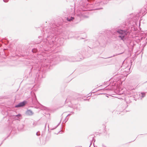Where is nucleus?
Instances as JSON below:
<instances>
[{
    "instance_id": "2",
    "label": "nucleus",
    "mask_w": 147,
    "mask_h": 147,
    "mask_svg": "<svg viewBox=\"0 0 147 147\" xmlns=\"http://www.w3.org/2000/svg\"><path fill=\"white\" fill-rule=\"evenodd\" d=\"M65 105L74 109H78V100L75 99L73 97L68 96L65 101Z\"/></svg>"
},
{
    "instance_id": "27",
    "label": "nucleus",
    "mask_w": 147,
    "mask_h": 147,
    "mask_svg": "<svg viewBox=\"0 0 147 147\" xmlns=\"http://www.w3.org/2000/svg\"><path fill=\"white\" fill-rule=\"evenodd\" d=\"M41 36H38V38H41Z\"/></svg>"
},
{
    "instance_id": "25",
    "label": "nucleus",
    "mask_w": 147,
    "mask_h": 147,
    "mask_svg": "<svg viewBox=\"0 0 147 147\" xmlns=\"http://www.w3.org/2000/svg\"><path fill=\"white\" fill-rule=\"evenodd\" d=\"M102 9V8H100L97 9Z\"/></svg>"
},
{
    "instance_id": "13",
    "label": "nucleus",
    "mask_w": 147,
    "mask_h": 147,
    "mask_svg": "<svg viewBox=\"0 0 147 147\" xmlns=\"http://www.w3.org/2000/svg\"><path fill=\"white\" fill-rule=\"evenodd\" d=\"M32 100H34L35 101H37V98L36 96V95L35 94H34V96H33Z\"/></svg>"
},
{
    "instance_id": "30",
    "label": "nucleus",
    "mask_w": 147,
    "mask_h": 147,
    "mask_svg": "<svg viewBox=\"0 0 147 147\" xmlns=\"http://www.w3.org/2000/svg\"><path fill=\"white\" fill-rule=\"evenodd\" d=\"M119 74H122V72H121L120 73H119Z\"/></svg>"
},
{
    "instance_id": "3",
    "label": "nucleus",
    "mask_w": 147,
    "mask_h": 147,
    "mask_svg": "<svg viewBox=\"0 0 147 147\" xmlns=\"http://www.w3.org/2000/svg\"><path fill=\"white\" fill-rule=\"evenodd\" d=\"M101 37H99V41H96L94 42L92 40H89L88 41L89 44H90V46H92V48L96 47L99 45L101 47H105L106 46V41L104 39L102 40H100Z\"/></svg>"
},
{
    "instance_id": "17",
    "label": "nucleus",
    "mask_w": 147,
    "mask_h": 147,
    "mask_svg": "<svg viewBox=\"0 0 147 147\" xmlns=\"http://www.w3.org/2000/svg\"><path fill=\"white\" fill-rule=\"evenodd\" d=\"M36 135L37 136H39L40 135V134L39 132V131H38V132H37L36 134Z\"/></svg>"
},
{
    "instance_id": "16",
    "label": "nucleus",
    "mask_w": 147,
    "mask_h": 147,
    "mask_svg": "<svg viewBox=\"0 0 147 147\" xmlns=\"http://www.w3.org/2000/svg\"><path fill=\"white\" fill-rule=\"evenodd\" d=\"M21 116V115L20 114L16 115V117H17L18 118H19V117H20Z\"/></svg>"
},
{
    "instance_id": "38",
    "label": "nucleus",
    "mask_w": 147,
    "mask_h": 147,
    "mask_svg": "<svg viewBox=\"0 0 147 147\" xmlns=\"http://www.w3.org/2000/svg\"><path fill=\"white\" fill-rule=\"evenodd\" d=\"M95 140H94V142H95Z\"/></svg>"
},
{
    "instance_id": "35",
    "label": "nucleus",
    "mask_w": 147,
    "mask_h": 147,
    "mask_svg": "<svg viewBox=\"0 0 147 147\" xmlns=\"http://www.w3.org/2000/svg\"><path fill=\"white\" fill-rule=\"evenodd\" d=\"M46 127V125H45V128Z\"/></svg>"
},
{
    "instance_id": "11",
    "label": "nucleus",
    "mask_w": 147,
    "mask_h": 147,
    "mask_svg": "<svg viewBox=\"0 0 147 147\" xmlns=\"http://www.w3.org/2000/svg\"><path fill=\"white\" fill-rule=\"evenodd\" d=\"M74 17L71 16L67 17V20L68 21L70 22L74 20Z\"/></svg>"
},
{
    "instance_id": "33",
    "label": "nucleus",
    "mask_w": 147,
    "mask_h": 147,
    "mask_svg": "<svg viewBox=\"0 0 147 147\" xmlns=\"http://www.w3.org/2000/svg\"><path fill=\"white\" fill-rule=\"evenodd\" d=\"M85 38V37L84 38H82V39H84V38Z\"/></svg>"
},
{
    "instance_id": "4",
    "label": "nucleus",
    "mask_w": 147,
    "mask_h": 147,
    "mask_svg": "<svg viewBox=\"0 0 147 147\" xmlns=\"http://www.w3.org/2000/svg\"><path fill=\"white\" fill-rule=\"evenodd\" d=\"M116 32L120 35L118 36V37L120 38L121 40L124 41L127 38L126 35L129 34V32L127 30H124L120 29L116 30Z\"/></svg>"
},
{
    "instance_id": "26",
    "label": "nucleus",
    "mask_w": 147,
    "mask_h": 147,
    "mask_svg": "<svg viewBox=\"0 0 147 147\" xmlns=\"http://www.w3.org/2000/svg\"><path fill=\"white\" fill-rule=\"evenodd\" d=\"M71 113L72 114H73L74 113V112H71Z\"/></svg>"
},
{
    "instance_id": "28",
    "label": "nucleus",
    "mask_w": 147,
    "mask_h": 147,
    "mask_svg": "<svg viewBox=\"0 0 147 147\" xmlns=\"http://www.w3.org/2000/svg\"><path fill=\"white\" fill-rule=\"evenodd\" d=\"M93 145H94V147H96V146H95L94 145V143L93 144Z\"/></svg>"
},
{
    "instance_id": "19",
    "label": "nucleus",
    "mask_w": 147,
    "mask_h": 147,
    "mask_svg": "<svg viewBox=\"0 0 147 147\" xmlns=\"http://www.w3.org/2000/svg\"><path fill=\"white\" fill-rule=\"evenodd\" d=\"M93 141V140H90V146L88 147H90V146L92 144V143Z\"/></svg>"
},
{
    "instance_id": "10",
    "label": "nucleus",
    "mask_w": 147,
    "mask_h": 147,
    "mask_svg": "<svg viewBox=\"0 0 147 147\" xmlns=\"http://www.w3.org/2000/svg\"><path fill=\"white\" fill-rule=\"evenodd\" d=\"M135 45L134 42H130L129 44V47L132 50L133 49L134 46Z\"/></svg>"
},
{
    "instance_id": "39",
    "label": "nucleus",
    "mask_w": 147,
    "mask_h": 147,
    "mask_svg": "<svg viewBox=\"0 0 147 147\" xmlns=\"http://www.w3.org/2000/svg\"><path fill=\"white\" fill-rule=\"evenodd\" d=\"M84 34L86 35V34Z\"/></svg>"
},
{
    "instance_id": "6",
    "label": "nucleus",
    "mask_w": 147,
    "mask_h": 147,
    "mask_svg": "<svg viewBox=\"0 0 147 147\" xmlns=\"http://www.w3.org/2000/svg\"><path fill=\"white\" fill-rule=\"evenodd\" d=\"M27 103V101L26 100H24L23 102H20L18 105H16L15 106V107L16 108H18L23 107Z\"/></svg>"
},
{
    "instance_id": "1",
    "label": "nucleus",
    "mask_w": 147,
    "mask_h": 147,
    "mask_svg": "<svg viewBox=\"0 0 147 147\" xmlns=\"http://www.w3.org/2000/svg\"><path fill=\"white\" fill-rule=\"evenodd\" d=\"M53 26V28L52 27L51 28H49L47 29L46 28L45 31H44L43 36L44 37H45L46 39L43 40L42 42L43 45H41V48L47 47L51 49L53 48V49H56V47L61 45L57 42L56 41V38L54 36L58 34V29L55 24Z\"/></svg>"
},
{
    "instance_id": "20",
    "label": "nucleus",
    "mask_w": 147,
    "mask_h": 147,
    "mask_svg": "<svg viewBox=\"0 0 147 147\" xmlns=\"http://www.w3.org/2000/svg\"><path fill=\"white\" fill-rule=\"evenodd\" d=\"M3 1L5 2H7L9 1V0H3Z\"/></svg>"
},
{
    "instance_id": "23",
    "label": "nucleus",
    "mask_w": 147,
    "mask_h": 147,
    "mask_svg": "<svg viewBox=\"0 0 147 147\" xmlns=\"http://www.w3.org/2000/svg\"><path fill=\"white\" fill-rule=\"evenodd\" d=\"M65 120H66L65 121V122H66L68 120V118H65Z\"/></svg>"
},
{
    "instance_id": "8",
    "label": "nucleus",
    "mask_w": 147,
    "mask_h": 147,
    "mask_svg": "<svg viewBox=\"0 0 147 147\" xmlns=\"http://www.w3.org/2000/svg\"><path fill=\"white\" fill-rule=\"evenodd\" d=\"M146 92H142L141 93V94H140V97L141 99L144 97L146 96Z\"/></svg>"
},
{
    "instance_id": "32",
    "label": "nucleus",
    "mask_w": 147,
    "mask_h": 147,
    "mask_svg": "<svg viewBox=\"0 0 147 147\" xmlns=\"http://www.w3.org/2000/svg\"><path fill=\"white\" fill-rule=\"evenodd\" d=\"M132 98V97H130V98Z\"/></svg>"
},
{
    "instance_id": "5",
    "label": "nucleus",
    "mask_w": 147,
    "mask_h": 147,
    "mask_svg": "<svg viewBox=\"0 0 147 147\" xmlns=\"http://www.w3.org/2000/svg\"><path fill=\"white\" fill-rule=\"evenodd\" d=\"M57 60L58 61H62L67 60L70 62H74L77 60H75L74 57L73 56L68 57H67L65 56H57L56 57Z\"/></svg>"
},
{
    "instance_id": "29",
    "label": "nucleus",
    "mask_w": 147,
    "mask_h": 147,
    "mask_svg": "<svg viewBox=\"0 0 147 147\" xmlns=\"http://www.w3.org/2000/svg\"><path fill=\"white\" fill-rule=\"evenodd\" d=\"M43 77V76L42 75H41V78H42Z\"/></svg>"
},
{
    "instance_id": "15",
    "label": "nucleus",
    "mask_w": 147,
    "mask_h": 147,
    "mask_svg": "<svg viewBox=\"0 0 147 147\" xmlns=\"http://www.w3.org/2000/svg\"><path fill=\"white\" fill-rule=\"evenodd\" d=\"M61 121H60L58 123V124H57V125L54 128H53V129H54L55 128H56L58 126V125H59L60 124V123H61Z\"/></svg>"
},
{
    "instance_id": "21",
    "label": "nucleus",
    "mask_w": 147,
    "mask_h": 147,
    "mask_svg": "<svg viewBox=\"0 0 147 147\" xmlns=\"http://www.w3.org/2000/svg\"><path fill=\"white\" fill-rule=\"evenodd\" d=\"M41 73H42V72H39V74L38 75V76H39V77H40H40H40V76H40V75H41Z\"/></svg>"
},
{
    "instance_id": "7",
    "label": "nucleus",
    "mask_w": 147,
    "mask_h": 147,
    "mask_svg": "<svg viewBox=\"0 0 147 147\" xmlns=\"http://www.w3.org/2000/svg\"><path fill=\"white\" fill-rule=\"evenodd\" d=\"M26 114L27 115L31 116L33 114V113L30 110H28L26 111Z\"/></svg>"
},
{
    "instance_id": "36",
    "label": "nucleus",
    "mask_w": 147,
    "mask_h": 147,
    "mask_svg": "<svg viewBox=\"0 0 147 147\" xmlns=\"http://www.w3.org/2000/svg\"><path fill=\"white\" fill-rule=\"evenodd\" d=\"M131 102V101H130L129 102L130 103Z\"/></svg>"
},
{
    "instance_id": "14",
    "label": "nucleus",
    "mask_w": 147,
    "mask_h": 147,
    "mask_svg": "<svg viewBox=\"0 0 147 147\" xmlns=\"http://www.w3.org/2000/svg\"><path fill=\"white\" fill-rule=\"evenodd\" d=\"M32 52L33 53H35L37 51V50L36 49H32Z\"/></svg>"
},
{
    "instance_id": "37",
    "label": "nucleus",
    "mask_w": 147,
    "mask_h": 147,
    "mask_svg": "<svg viewBox=\"0 0 147 147\" xmlns=\"http://www.w3.org/2000/svg\"><path fill=\"white\" fill-rule=\"evenodd\" d=\"M2 144V143H1V144H0V146H1V144Z\"/></svg>"
},
{
    "instance_id": "22",
    "label": "nucleus",
    "mask_w": 147,
    "mask_h": 147,
    "mask_svg": "<svg viewBox=\"0 0 147 147\" xmlns=\"http://www.w3.org/2000/svg\"><path fill=\"white\" fill-rule=\"evenodd\" d=\"M45 131H43V132L42 133V136L43 135H44V134H45Z\"/></svg>"
},
{
    "instance_id": "24",
    "label": "nucleus",
    "mask_w": 147,
    "mask_h": 147,
    "mask_svg": "<svg viewBox=\"0 0 147 147\" xmlns=\"http://www.w3.org/2000/svg\"><path fill=\"white\" fill-rule=\"evenodd\" d=\"M71 115V114H68L66 116V118L67 117L70 116Z\"/></svg>"
},
{
    "instance_id": "9",
    "label": "nucleus",
    "mask_w": 147,
    "mask_h": 147,
    "mask_svg": "<svg viewBox=\"0 0 147 147\" xmlns=\"http://www.w3.org/2000/svg\"><path fill=\"white\" fill-rule=\"evenodd\" d=\"M24 125L23 124L19 125L18 127V130L21 131L23 130Z\"/></svg>"
},
{
    "instance_id": "18",
    "label": "nucleus",
    "mask_w": 147,
    "mask_h": 147,
    "mask_svg": "<svg viewBox=\"0 0 147 147\" xmlns=\"http://www.w3.org/2000/svg\"><path fill=\"white\" fill-rule=\"evenodd\" d=\"M107 90V88H104L103 89H101L100 90H101V91H105Z\"/></svg>"
},
{
    "instance_id": "31",
    "label": "nucleus",
    "mask_w": 147,
    "mask_h": 147,
    "mask_svg": "<svg viewBox=\"0 0 147 147\" xmlns=\"http://www.w3.org/2000/svg\"><path fill=\"white\" fill-rule=\"evenodd\" d=\"M122 94V93H121H121H120V94Z\"/></svg>"
},
{
    "instance_id": "34",
    "label": "nucleus",
    "mask_w": 147,
    "mask_h": 147,
    "mask_svg": "<svg viewBox=\"0 0 147 147\" xmlns=\"http://www.w3.org/2000/svg\"><path fill=\"white\" fill-rule=\"evenodd\" d=\"M117 74H115L114 76H115V75H117Z\"/></svg>"
},
{
    "instance_id": "12",
    "label": "nucleus",
    "mask_w": 147,
    "mask_h": 147,
    "mask_svg": "<svg viewBox=\"0 0 147 147\" xmlns=\"http://www.w3.org/2000/svg\"><path fill=\"white\" fill-rule=\"evenodd\" d=\"M94 137L93 135H90V136H89L88 137V138L89 139V140H90H90H94Z\"/></svg>"
}]
</instances>
